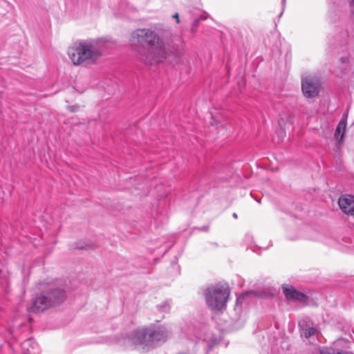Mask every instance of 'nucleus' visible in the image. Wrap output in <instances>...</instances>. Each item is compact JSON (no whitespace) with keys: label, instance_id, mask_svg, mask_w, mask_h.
<instances>
[{"label":"nucleus","instance_id":"18","mask_svg":"<svg viewBox=\"0 0 354 354\" xmlns=\"http://www.w3.org/2000/svg\"><path fill=\"white\" fill-rule=\"evenodd\" d=\"M282 5H283V7L284 8V6L286 5V0H282Z\"/></svg>","mask_w":354,"mask_h":354},{"label":"nucleus","instance_id":"13","mask_svg":"<svg viewBox=\"0 0 354 354\" xmlns=\"http://www.w3.org/2000/svg\"><path fill=\"white\" fill-rule=\"evenodd\" d=\"M250 295V292H245V293H243L242 295L239 296V297H237L236 299V304H239V303H242L243 299L248 297V295Z\"/></svg>","mask_w":354,"mask_h":354},{"label":"nucleus","instance_id":"17","mask_svg":"<svg viewBox=\"0 0 354 354\" xmlns=\"http://www.w3.org/2000/svg\"><path fill=\"white\" fill-rule=\"evenodd\" d=\"M346 119H347V113H344V115H343V118L342 120H343L344 121L346 122Z\"/></svg>","mask_w":354,"mask_h":354},{"label":"nucleus","instance_id":"14","mask_svg":"<svg viewBox=\"0 0 354 354\" xmlns=\"http://www.w3.org/2000/svg\"><path fill=\"white\" fill-rule=\"evenodd\" d=\"M173 17H174V19H176V22H177V23H179V22H180V21H179L178 14L177 12H176V13L173 15Z\"/></svg>","mask_w":354,"mask_h":354},{"label":"nucleus","instance_id":"4","mask_svg":"<svg viewBox=\"0 0 354 354\" xmlns=\"http://www.w3.org/2000/svg\"><path fill=\"white\" fill-rule=\"evenodd\" d=\"M65 298L66 292L62 288L50 287L44 294L35 298L28 310L32 313H39L60 304Z\"/></svg>","mask_w":354,"mask_h":354},{"label":"nucleus","instance_id":"12","mask_svg":"<svg viewBox=\"0 0 354 354\" xmlns=\"http://www.w3.org/2000/svg\"><path fill=\"white\" fill-rule=\"evenodd\" d=\"M317 333V330L313 327H309L304 330V335L306 338H309L310 337L315 335Z\"/></svg>","mask_w":354,"mask_h":354},{"label":"nucleus","instance_id":"16","mask_svg":"<svg viewBox=\"0 0 354 354\" xmlns=\"http://www.w3.org/2000/svg\"><path fill=\"white\" fill-rule=\"evenodd\" d=\"M351 7L352 8L353 14L354 15V0L351 2Z\"/></svg>","mask_w":354,"mask_h":354},{"label":"nucleus","instance_id":"1","mask_svg":"<svg viewBox=\"0 0 354 354\" xmlns=\"http://www.w3.org/2000/svg\"><path fill=\"white\" fill-rule=\"evenodd\" d=\"M132 38L138 43L147 45L137 55L145 64H159L166 58L167 52L164 43L154 31L149 29H138L132 33Z\"/></svg>","mask_w":354,"mask_h":354},{"label":"nucleus","instance_id":"19","mask_svg":"<svg viewBox=\"0 0 354 354\" xmlns=\"http://www.w3.org/2000/svg\"><path fill=\"white\" fill-rule=\"evenodd\" d=\"M233 217L236 218H237V214L236 213H234L233 214Z\"/></svg>","mask_w":354,"mask_h":354},{"label":"nucleus","instance_id":"8","mask_svg":"<svg viewBox=\"0 0 354 354\" xmlns=\"http://www.w3.org/2000/svg\"><path fill=\"white\" fill-rule=\"evenodd\" d=\"M283 292L288 301H298L305 302L307 297L303 292L297 290L294 287L288 285L282 286Z\"/></svg>","mask_w":354,"mask_h":354},{"label":"nucleus","instance_id":"5","mask_svg":"<svg viewBox=\"0 0 354 354\" xmlns=\"http://www.w3.org/2000/svg\"><path fill=\"white\" fill-rule=\"evenodd\" d=\"M205 297L209 308L213 310H221L226 307L230 290L222 286H216L207 288Z\"/></svg>","mask_w":354,"mask_h":354},{"label":"nucleus","instance_id":"15","mask_svg":"<svg viewBox=\"0 0 354 354\" xmlns=\"http://www.w3.org/2000/svg\"><path fill=\"white\" fill-rule=\"evenodd\" d=\"M162 308H164L163 310L164 311H167L169 308V306L167 304H165Z\"/></svg>","mask_w":354,"mask_h":354},{"label":"nucleus","instance_id":"10","mask_svg":"<svg viewBox=\"0 0 354 354\" xmlns=\"http://www.w3.org/2000/svg\"><path fill=\"white\" fill-rule=\"evenodd\" d=\"M21 349L25 354H39L40 348L33 339H28L21 343Z\"/></svg>","mask_w":354,"mask_h":354},{"label":"nucleus","instance_id":"9","mask_svg":"<svg viewBox=\"0 0 354 354\" xmlns=\"http://www.w3.org/2000/svg\"><path fill=\"white\" fill-rule=\"evenodd\" d=\"M338 204L343 212L348 215L354 216V196H342L339 198Z\"/></svg>","mask_w":354,"mask_h":354},{"label":"nucleus","instance_id":"7","mask_svg":"<svg viewBox=\"0 0 354 354\" xmlns=\"http://www.w3.org/2000/svg\"><path fill=\"white\" fill-rule=\"evenodd\" d=\"M347 346V341L344 339H339L331 346L322 348L320 353L321 354H353L344 350Z\"/></svg>","mask_w":354,"mask_h":354},{"label":"nucleus","instance_id":"20","mask_svg":"<svg viewBox=\"0 0 354 354\" xmlns=\"http://www.w3.org/2000/svg\"><path fill=\"white\" fill-rule=\"evenodd\" d=\"M82 248H89L90 247L89 246H86V247H82Z\"/></svg>","mask_w":354,"mask_h":354},{"label":"nucleus","instance_id":"6","mask_svg":"<svg viewBox=\"0 0 354 354\" xmlns=\"http://www.w3.org/2000/svg\"><path fill=\"white\" fill-rule=\"evenodd\" d=\"M319 87V82L316 78L306 77L302 81V91L307 97H313L317 95Z\"/></svg>","mask_w":354,"mask_h":354},{"label":"nucleus","instance_id":"3","mask_svg":"<svg viewBox=\"0 0 354 354\" xmlns=\"http://www.w3.org/2000/svg\"><path fill=\"white\" fill-rule=\"evenodd\" d=\"M170 330L165 326L142 328L133 331L129 335L130 342L142 350L153 348L156 343L165 342Z\"/></svg>","mask_w":354,"mask_h":354},{"label":"nucleus","instance_id":"11","mask_svg":"<svg viewBox=\"0 0 354 354\" xmlns=\"http://www.w3.org/2000/svg\"><path fill=\"white\" fill-rule=\"evenodd\" d=\"M346 129V122L343 120H341V121L339 122L336 131H335V136L337 138L340 136L341 138H343L344 132Z\"/></svg>","mask_w":354,"mask_h":354},{"label":"nucleus","instance_id":"2","mask_svg":"<svg viewBox=\"0 0 354 354\" xmlns=\"http://www.w3.org/2000/svg\"><path fill=\"white\" fill-rule=\"evenodd\" d=\"M104 39H88L80 42L76 46L70 47L68 55L74 65H80L86 61H95L106 48Z\"/></svg>","mask_w":354,"mask_h":354}]
</instances>
